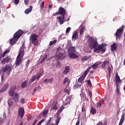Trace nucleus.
Wrapping results in <instances>:
<instances>
[{
  "label": "nucleus",
  "mask_w": 125,
  "mask_h": 125,
  "mask_svg": "<svg viewBox=\"0 0 125 125\" xmlns=\"http://www.w3.org/2000/svg\"><path fill=\"white\" fill-rule=\"evenodd\" d=\"M89 42L88 47L90 48V49H94L93 52L99 54L100 52L104 53V52L106 51V46H107V44L103 43L101 44H98L97 40L92 39V38L89 39Z\"/></svg>",
  "instance_id": "1"
},
{
  "label": "nucleus",
  "mask_w": 125,
  "mask_h": 125,
  "mask_svg": "<svg viewBox=\"0 0 125 125\" xmlns=\"http://www.w3.org/2000/svg\"><path fill=\"white\" fill-rule=\"evenodd\" d=\"M25 43H22V45L21 47H20L19 49V53L17 57L16 60V66H19L22 64V62H23V57H24V54H25Z\"/></svg>",
  "instance_id": "2"
},
{
  "label": "nucleus",
  "mask_w": 125,
  "mask_h": 125,
  "mask_svg": "<svg viewBox=\"0 0 125 125\" xmlns=\"http://www.w3.org/2000/svg\"><path fill=\"white\" fill-rule=\"evenodd\" d=\"M23 34V31H21L20 29L16 32L13 36V38L10 40V44L11 45H14V44L17 42L18 39H19Z\"/></svg>",
  "instance_id": "3"
},
{
  "label": "nucleus",
  "mask_w": 125,
  "mask_h": 125,
  "mask_svg": "<svg viewBox=\"0 0 125 125\" xmlns=\"http://www.w3.org/2000/svg\"><path fill=\"white\" fill-rule=\"evenodd\" d=\"M38 38L39 36L36 34H33L30 35V41L34 45L37 46L39 44Z\"/></svg>",
  "instance_id": "4"
},
{
  "label": "nucleus",
  "mask_w": 125,
  "mask_h": 125,
  "mask_svg": "<svg viewBox=\"0 0 125 125\" xmlns=\"http://www.w3.org/2000/svg\"><path fill=\"white\" fill-rule=\"evenodd\" d=\"M91 69V66L89 67L83 73V75H82L79 79H78V82L80 83H83V81H84V79H85V77H86V75L87 74H88L89 71H90V69Z\"/></svg>",
  "instance_id": "5"
},
{
  "label": "nucleus",
  "mask_w": 125,
  "mask_h": 125,
  "mask_svg": "<svg viewBox=\"0 0 125 125\" xmlns=\"http://www.w3.org/2000/svg\"><path fill=\"white\" fill-rule=\"evenodd\" d=\"M120 85L116 86V92H117V95H116V102H119L120 100H121V95L122 93H121V91L120 90Z\"/></svg>",
  "instance_id": "6"
},
{
  "label": "nucleus",
  "mask_w": 125,
  "mask_h": 125,
  "mask_svg": "<svg viewBox=\"0 0 125 125\" xmlns=\"http://www.w3.org/2000/svg\"><path fill=\"white\" fill-rule=\"evenodd\" d=\"M114 82L116 86L120 85L119 83H122V80L118 74V72L116 73L115 78H114Z\"/></svg>",
  "instance_id": "7"
},
{
  "label": "nucleus",
  "mask_w": 125,
  "mask_h": 125,
  "mask_svg": "<svg viewBox=\"0 0 125 125\" xmlns=\"http://www.w3.org/2000/svg\"><path fill=\"white\" fill-rule=\"evenodd\" d=\"M124 28H125V25H123L121 29H119L117 30L116 33H115L116 39H120V38H121V36H122V32L124 31Z\"/></svg>",
  "instance_id": "8"
},
{
  "label": "nucleus",
  "mask_w": 125,
  "mask_h": 125,
  "mask_svg": "<svg viewBox=\"0 0 125 125\" xmlns=\"http://www.w3.org/2000/svg\"><path fill=\"white\" fill-rule=\"evenodd\" d=\"M11 72V67L8 64H6L4 68H2L3 73H7L9 74Z\"/></svg>",
  "instance_id": "9"
},
{
  "label": "nucleus",
  "mask_w": 125,
  "mask_h": 125,
  "mask_svg": "<svg viewBox=\"0 0 125 125\" xmlns=\"http://www.w3.org/2000/svg\"><path fill=\"white\" fill-rule=\"evenodd\" d=\"M24 115H25V110L24 109V108L20 107L19 109L18 117H21V119H23Z\"/></svg>",
  "instance_id": "10"
},
{
  "label": "nucleus",
  "mask_w": 125,
  "mask_h": 125,
  "mask_svg": "<svg viewBox=\"0 0 125 125\" xmlns=\"http://www.w3.org/2000/svg\"><path fill=\"white\" fill-rule=\"evenodd\" d=\"M16 85H14L11 87L8 92V94L10 96H13V95H14V91L16 90Z\"/></svg>",
  "instance_id": "11"
},
{
  "label": "nucleus",
  "mask_w": 125,
  "mask_h": 125,
  "mask_svg": "<svg viewBox=\"0 0 125 125\" xmlns=\"http://www.w3.org/2000/svg\"><path fill=\"white\" fill-rule=\"evenodd\" d=\"M59 15H62V17H63L66 15V9L62 7H60L59 9Z\"/></svg>",
  "instance_id": "12"
},
{
  "label": "nucleus",
  "mask_w": 125,
  "mask_h": 125,
  "mask_svg": "<svg viewBox=\"0 0 125 125\" xmlns=\"http://www.w3.org/2000/svg\"><path fill=\"white\" fill-rule=\"evenodd\" d=\"M47 113H48V109L44 110L42 113H40L39 116V118L42 119V116L43 118H46V116H47Z\"/></svg>",
  "instance_id": "13"
},
{
  "label": "nucleus",
  "mask_w": 125,
  "mask_h": 125,
  "mask_svg": "<svg viewBox=\"0 0 125 125\" xmlns=\"http://www.w3.org/2000/svg\"><path fill=\"white\" fill-rule=\"evenodd\" d=\"M9 87V84L8 83H6L3 87L0 90V92H4V91H6L7 90V88Z\"/></svg>",
  "instance_id": "14"
},
{
  "label": "nucleus",
  "mask_w": 125,
  "mask_h": 125,
  "mask_svg": "<svg viewBox=\"0 0 125 125\" xmlns=\"http://www.w3.org/2000/svg\"><path fill=\"white\" fill-rule=\"evenodd\" d=\"M101 64H102V62H97L90 67H91V68L92 67L93 69H94V70H96V69H97V68L98 67V66H99V65H101Z\"/></svg>",
  "instance_id": "15"
},
{
  "label": "nucleus",
  "mask_w": 125,
  "mask_h": 125,
  "mask_svg": "<svg viewBox=\"0 0 125 125\" xmlns=\"http://www.w3.org/2000/svg\"><path fill=\"white\" fill-rule=\"evenodd\" d=\"M9 61H10V57L8 56L6 58H3L1 62V63L2 64V65H4V64H5V62L6 63H9Z\"/></svg>",
  "instance_id": "16"
},
{
  "label": "nucleus",
  "mask_w": 125,
  "mask_h": 125,
  "mask_svg": "<svg viewBox=\"0 0 125 125\" xmlns=\"http://www.w3.org/2000/svg\"><path fill=\"white\" fill-rule=\"evenodd\" d=\"M57 19H58V22H59L60 24L61 25H62L64 23V21H65V16L63 17L62 16V17L60 16H58L57 17Z\"/></svg>",
  "instance_id": "17"
},
{
  "label": "nucleus",
  "mask_w": 125,
  "mask_h": 125,
  "mask_svg": "<svg viewBox=\"0 0 125 125\" xmlns=\"http://www.w3.org/2000/svg\"><path fill=\"white\" fill-rule=\"evenodd\" d=\"M107 65H109V61L107 60L104 61L102 65V69H104V70H106V69H107Z\"/></svg>",
  "instance_id": "18"
},
{
  "label": "nucleus",
  "mask_w": 125,
  "mask_h": 125,
  "mask_svg": "<svg viewBox=\"0 0 125 125\" xmlns=\"http://www.w3.org/2000/svg\"><path fill=\"white\" fill-rule=\"evenodd\" d=\"M81 97L82 100H85L86 102H87V101H88V97H86V96L84 94V92H82V94H81Z\"/></svg>",
  "instance_id": "19"
},
{
  "label": "nucleus",
  "mask_w": 125,
  "mask_h": 125,
  "mask_svg": "<svg viewBox=\"0 0 125 125\" xmlns=\"http://www.w3.org/2000/svg\"><path fill=\"white\" fill-rule=\"evenodd\" d=\"M68 52L69 54H71V53H75V52H76V47L75 46L70 47L68 48Z\"/></svg>",
  "instance_id": "20"
},
{
  "label": "nucleus",
  "mask_w": 125,
  "mask_h": 125,
  "mask_svg": "<svg viewBox=\"0 0 125 125\" xmlns=\"http://www.w3.org/2000/svg\"><path fill=\"white\" fill-rule=\"evenodd\" d=\"M10 52V51L8 49L6 50L3 54H0V61L2 59V57H4L7 53H9Z\"/></svg>",
  "instance_id": "21"
},
{
  "label": "nucleus",
  "mask_w": 125,
  "mask_h": 125,
  "mask_svg": "<svg viewBox=\"0 0 125 125\" xmlns=\"http://www.w3.org/2000/svg\"><path fill=\"white\" fill-rule=\"evenodd\" d=\"M69 71L70 67H69V66H65V69L62 72L63 75H67V74L69 73Z\"/></svg>",
  "instance_id": "22"
},
{
  "label": "nucleus",
  "mask_w": 125,
  "mask_h": 125,
  "mask_svg": "<svg viewBox=\"0 0 125 125\" xmlns=\"http://www.w3.org/2000/svg\"><path fill=\"white\" fill-rule=\"evenodd\" d=\"M41 86H38L37 87H36L32 92V95H35L36 92H37V91H40L41 90Z\"/></svg>",
  "instance_id": "23"
},
{
  "label": "nucleus",
  "mask_w": 125,
  "mask_h": 125,
  "mask_svg": "<svg viewBox=\"0 0 125 125\" xmlns=\"http://www.w3.org/2000/svg\"><path fill=\"white\" fill-rule=\"evenodd\" d=\"M69 57L72 59H76V58H79V56L78 55H76L74 53H72L71 54H69Z\"/></svg>",
  "instance_id": "24"
},
{
  "label": "nucleus",
  "mask_w": 125,
  "mask_h": 125,
  "mask_svg": "<svg viewBox=\"0 0 125 125\" xmlns=\"http://www.w3.org/2000/svg\"><path fill=\"white\" fill-rule=\"evenodd\" d=\"M44 83H53V78H50L49 80L47 79H45L44 80Z\"/></svg>",
  "instance_id": "25"
},
{
  "label": "nucleus",
  "mask_w": 125,
  "mask_h": 125,
  "mask_svg": "<svg viewBox=\"0 0 125 125\" xmlns=\"http://www.w3.org/2000/svg\"><path fill=\"white\" fill-rule=\"evenodd\" d=\"M78 32L75 31L74 33L72 35V40L75 41V40H78Z\"/></svg>",
  "instance_id": "26"
},
{
  "label": "nucleus",
  "mask_w": 125,
  "mask_h": 125,
  "mask_svg": "<svg viewBox=\"0 0 125 125\" xmlns=\"http://www.w3.org/2000/svg\"><path fill=\"white\" fill-rule=\"evenodd\" d=\"M111 50L112 51H115L117 49V44L116 43H114L113 44L111 45Z\"/></svg>",
  "instance_id": "27"
},
{
  "label": "nucleus",
  "mask_w": 125,
  "mask_h": 125,
  "mask_svg": "<svg viewBox=\"0 0 125 125\" xmlns=\"http://www.w3.org/2000/svg\"><path fill=\"white\" fill-rule=\"evenodd\" d=\"M33 10V6H30L29 8H27L25 11V14H29L31 11Z\"/></svg>",
  "instance_id": "28"
},
{
  "label": "nucleus",
  "mask_w": 125,
  "mask_h": 125,
  "mask_svg": "<svg viewBox=\"0 0 125 125\" xmlns=\"http://www.w3.org/2000/svg\"><path fill=\"white\" fill-rule=\"evenodd\" d=\"M65 108V107L64 106L62 105L61 107L59 108V110L57 112V115H60L61 114V112L63 111V109Z\"/></svg>",
  "instance_id": "29"
},
{
  "label": "nucleus",
  "mask_w": 125,
  "mask_h": 125,
  "mask_svg": "<svg viewBox=\"0 0 125 125\" xmlns=\"http://www.w3.org/2000/svg\"><path fill=\"white\" fill-rule=\"evenodd\" d=\"M90 113L92 115H95L96 114V109L93 106L91 108Z\"/></svg>",
  "instance_id": "30"
},
{
  "label": "nucleus",
  "mask_w": 125,
  "mask_h": 125,
  "mask_svg": "<svg viewBox=\"0 0 125 125\" xmlns=\"http://www.w3.org/2000/svg\"><path fill=\"white\" fill-rule=\"evenodd\" d=\"M103 102L104 101H99L97 103V108H100L101 106H102V104H103Z\"/></svg>",
  "instance_id": "31"
},
{
  "label": "nucleus",
  "mask_w": 125,
  "mask_h": 125,
  "mask_svg": "<svg viewBox=\"0 0 125 125\" xmlns=\"http://www.w3.org/2000/svg\"><path fill=\"white\" fill-rule=\"evenodd\" d=\"M7 103L9 107H11L13 104V101H12V99H9L8 100Z\"/></svg>",
  "instance_id": "32"
},
{
  "label": "nucleus",
  "mask_w": 125,
  "mask_h": 125,
  "mask_svg": "<svg viewBox=\"0 0 125 125\" xmlns=\"http://www.w3.org/2000/svg\"><path fill=\"white\" fill-rule=\"evenodd\" d=\"M90 58H91V56H84L82 58V61H86V60H88Z\"/></svg>",
  "instance_id": "33"
},
{
  "label": "nucleus",
  "mask_w": 125,
  "mask_h": 125,
  "mask_svg": "<svg viewBox=\"0 0 125 125\" xmlns=\"http://www.w3.org/2000/svg\"><path fill=\"white\" fill-rule=\"evenodd\" d=\"M66 83H71V81L69 80V78H68V77H66L65 78H64L63 84H65Z\"/></svg>",
  "instance_id": "34"
},
{
  "label": "nucleus",
  "mask_w": 125,
  "mask_h": 125,
  "mask_svg": "<svg viewBox=\"0 0 125 125\" xmlns=\"http://www.w3.org/2000/svg\"><path fill=\"white\" fill-rule=\"evenodd\" d=\"M56 42H57V41L56 40L51 41L49 43V46H52V45H53V44H55Z\"/></svg>",
  "instance_id": "35"
},
{
  "label": "nucleus",
  "mask_w": 125,
  "mask_h": 125,
  "mask_svg": "<svg viewBox=\"0 0 125 125\" xmlns=\"http://www.w3.org/2000/svg\"><path fill=\"white\" fill-rule=\"evenodd\" d=\"M27 84H28V81H25L22 83L21 86L22 87H26Z\"/></svg>",
  "instance_id": "36"
},
{
  "label": "nucleus",
  "mask_w": 125,
  "mask_h": 125,
  "mask_svg": "<svg viewBox=\"0 0 125 125\" xmlns=\"http://www.w3.org/2000/svg\"><path fill=\"white\" fill-rule=\"evenodd\" d=\"M36 79V75L32 76L30 80V83H33V82H35Z\"/></svg>",
  "instance_id": "37"
},
{
  "label": "nucleus",
  "mask_w": 125,
  "mask_h": 125,
  "mask_svg": "<svg viewBox=\"0 0 125 125\" xmlns=\"http://www.w3.org/2000/svg\"><path fill=\"white\" fill-rule=\"evenodd\" d=\"M34 76H36V79L37 81H39V80H40V78H41V77H42V74H41V73L37 74Z\"/></svg>",
  "instance_id": "38"
},
{
  "label": "nucleus",
  "mask_w": 125,
  "mask_h": 125,
  "mask_svg": "<svg viewBox=\"0 0 125 125\" xmlns=\"http://www.w3.org/2000/svg\"><path fill=\"white\" fill-rule=\"evenodd\" d=\"M85 27H84V26H83L81 28V29L80 30V36H81V35H83V32H84V28Z\"/></svg>",
  "instance_id": "39"
},
{
  "label": "nucleus",
  "mask_w": 125,
  "mask_h": 125,
  "mask_svg": "<svg viewBox=\"0 0 125 125\" xmlns=\"http://www.w3.org/2000/svg\"><path fill=\"white\" fill-rule=\"evenodd\" d=\"M57 57L58 59H61V58H63V53H60L59 55H57Z\"/></svg>",
  "instance_id": "40"
},
{
  "label": "nucleus",
  "mask_w": 125,
  "mask_h": 125,
  "mask_svg": "<svg viewBox=\"0 0 125 125\" xmlns=\"http://www.w3.org/2000/svg\"><path fill=\"white\" fill-rule=\"evenodd\" d=\"M46 59H47V55H45L43 59H42V60L41 61V63H42L44 62L45 60H46Z\"/></svg>",
  "instance_id": "41"
},
{
  "label": "nucleus",
  "mask_w": 125,
  "mask_h": 125,
  "mask_svg": "<svg viewBox=\"0 0 125 125\" xmlns=\"http://www.w3.org/2000/svg\"><path fill=\"white\" fill-rule=\"evenodd\" d=\"M13 100H14L15 102L17 103L19 101V97H14L13 98Z\"/></svg>",
  "instance_id": "42"
},
{
  "label": "nucleus",
  "mask_w": 125,
  "mask_h": 125,
  "mask_svg": "<svg viewBox=\"0 0 125 125\" xmlns=\"http://www.w3.org/2000/svg\"><path fill=\"white\" fill-rule=\"evenodd\" d=\"M88 94L90 98H92V92L90 90H88Z\"/></svg>",
  "instance_id": "43"
},
{
  "label": "nucleus",
  "mask_w": 125,
  "mask_h": 125,
  "mask_svg": "<svg viewBox=\"0 0 125 125\" xmlns=\"http://www.w3.org/2000/svg\"><path fill=\"white\" fill-rule=\"evenodd\" d=\"M60 120H61V118L60 117H57V120L56 121V125H58V124H59V122L60 121Z\"/></svg>",
  "instance_id": "44"
},
{
  "label": "nucleus",
  "mask_w": 125,
  "mask_h": 125,
  "mask_svg": "<svg viewBox=\"0 0 125 125\" xmlns=\"http://www.w3.org/2000/svg\"><path fill=\"white\" fill-rule=\"evenodd\" d=\"M43 122H45V119H42V120H41L37 124V125H42V123H43Z\"/></svg>",
  "instance_id": "45"
},
{
  "label": "nucleus",
  "mask_w": 125,
  "mask_h": 125,
  "mask_svg": "<svg viewBox=\"0 0 125 125\" xmlns=\"http://www.w3.org/2000/svg\"><path fill=\"white\" fill-rule=\"evenodd\" d=\"M44 7V1H42L40 5L41 9H43V7Z\"/></svg>",
  "instance_id": "46"
},
{
  "label": "nucleus",
  "mask_w": 125,
  "mask_h": 125,
  "mask_svg": "<svg viewBox=\"0 0 125 125\" xmlns=\"http://www.w3.org/2000/svg\"><path fill=\"white\" fill-rule=\"evenodd\" d=\"M88 85H89V87H91L92 86V84H91V81L90 80H88L87 81Z\"/></svg>",
  "instance_id": "47"
},
{
  "label": "nucleus",
  "mask_w": 125,
  "mask_h": 125,
  "mask_svg": "<svg viewBox=\"0 0 125 125\" xmlns=\"http://www.w3.org/2000/svg\"><path fill=\"white\" fill-rule=\"evenodd\" d=\"M125 113H123L121 116V118L120 120L121 121H123L124 122H125Z\"/></svg>",
  "instance_id": "48"
},
{
  "label": "nucleus",
  "mask_w": 125,
  "mask_h": 125,
  "mask_svg": "<svg viewBox=\"0 0 125 125\" xmlns=\"http://www.w3.org/2000/svg\"><path fill=\"white\" fill-rule=\"evenodd\" d=\"M52 109H53V110H58V107L56 104H55L52 107Z\"/></svg>",
  "instance_id": "49"
},
{
  "label": "nucleus",
  "mask_w": 125,
  "mask_h": 125,
  "mask_svg": "<svg viewBox=\"0 0 125 125\" xmlns=\"http://www.w3.org/2000/svg\"><path fill=\"white\" fill-rule=\"evenodd\" d=\"M71 31V27H68L66 30V34H68Z\"/></svg>",
  "instance_id": "50"
},
{
  "label": "nucleus",
  "mask_w": 125,
  "mask_h": 125,
  "mask_svg": "<svg viewBox=\"0 0 125 125\" xmlns=\"http://www.w3.org/2000/svg\"><path fill=\"white\" fill-rule=\"evenodd\" d=\"M64 92H65V93H67V94H68V95H70V91L68 90V89H65L64 90Z\"/></svg>",
  "instance_id": "51"
},
{
  "label": "nucleus",
  "mask_w": 125,
  "mask_h": 125,
  "mask_svg": "<svg viewBox=\"0 0 125 125\" xmlns=\"http://www.w3.org/2000/svg\"><path fill=\"white\" fill-rule=\"evenodd\" d=\"M21 104H25V100L23 98H21Z\"/></svg>",
  "instance_id": "52"
},
{
  "label": "nucleus",
  "mask_w": 125,
  "mask_h": 125,
  "mask_svg": "<svg viewBox=\"0 0 125 125\" xmlns=\"http://www.w3.org/2000/svg\"><path fill=\"white\" fill-rule=\"evenodd\" d=\"M29 0H24V3L26 5H28V4H29Z\"/></svg>",
  "instance_id": "53"
},
{
  "label": "nucleus",
  "mask_w": 125,
  "mask_h": 125,
  "mask_svg": "<svg viewBox=\"0 0 125 125\" xmlns=\"http://www.w3.org/2000/svg\"><path fill=\"white\" fill-rule=\"evenodd\" d=\"M4 80V74H2L1 76V81L2 82Z\"/></svg>",
  "instance_id": "54"
},
{
  "label": "nucleus",
  "mask_w": 125,
  "mask_h": 125,
  "mask_svg": "<svg viewBox=\"0 0 125 125\" xmlns=\"http://www.w3.org/2000/svg\"><path fill=\"white\" fill-rule=\"evenodd\" d=\"M30 60H28L27 62V63H26V67H28L29 64H30Z\"/></svg>",
  "instance_id": "55"
},
{
  "label": "nucleus",
  "mask_w": 125,
  "mask_h": 125,
  "mask_svg": "<svg viewBox=\"0 0 125 125\" xmlns=\"http://www.w3.org/2000/svg\"><path fill=\"white\" fill-rule=\"evenodd\" d=\"M37 123H38V119L35 120L31 125H36Z\"/></svg>",
  "instance_id": "56"
},
{
  "label": "nucleus",
  "mask_w": 125,
  "mask_h": 125,
  "mask_svg": "<svg viewBox=\"0 0 125 125\" xmlns=\"http://www.w3.org/2000/svg\"><path fill=\"white\" fill-rule=\"evenodd\" d=\"M59 15V12H56V13H54L53 15L54 16H57V15Z\"/></svg>",
  "instance_id": "57"
},
{
  "label": "nucleus",
  "mask_w": 125,
  "mask_h": 125,
  "mask_svg": "<svg viewBox=\"0 0 125 125\" xmlns=\"http://www.w3.org/2000/svg\"><path fill=\"white\" fill-rule=\"evenodd\" d=\"M81 85L80 84H77L76 85H75V87L76 88H79V87H81Z\"/></svg>",
  "instance_id": "58"
},
{
  "label": "nucleus",
  "mask_w": 125,
  "mask_h": 125,
  "mask_svg": "<svg viewBox=\"0 0 125 125\" xmlns=\"http://www.w3.org/2000/svg\"><path fill=\"white\" fill-rule=\"evenodd\" d=\"M124 121L123 120H120V122H119V125H123V124L124 123Z\"/></svg>",
  "instance_id": "59"
},
{
  "label": "nucleus",
  "mask_w": 125,
  "mask_h": 125,
  "mask_svg": "<svg viewBox=\"0 0 125 125\" xmlns=\"http://www.w3.org/2000/svg\"><path fill=\"white\" fill-rule=\"evenodd\" d=\"M107 70L109 71V73L110 74V73H111V71H112V69H111V67L108 66L107 67Z\"/></svg>",
  "instance_id": "60"
},
{
  "label": "nucleus",
  "mask_w": 125,
  "mask_h": 125,
  "mask_svg": "<svg viewBox=\"0 0 125 125\" xmlns=\"http://www.w3.org/2000/svg\"><path fill=\"white\" fill-rule=\"evenodd\" d=\"M70 101L67 102L66 103L64 104V106H67V105H70Z\"/></svg>",
  "instance_id": "61"
},
{
  "label": "nucleus",
  "mask_w": 125,
  "mask_h": 125,
  "mask_svg": "<svg viewBox=\"0 0 125 125\" xmlns=\"http://www.w3.org/2000/svg\"><path fill=\"white\" fill-rule=\"evenodd\" d=\"M15 97H19V95H18V93L15 94Z\"/></svg>",
  "instance_id": "62"
},
{
  "label": "nucleus",
  "mask_w": 125,
  "mask_h": 125,
  "mask_svg": "<svg viewBox=\"0 0 125 125\" xmlns=\"http://www.w3.org/2000/svg\"><path fill=\"white\" fill-rule=\"evenodd\" d=\"M75 125H80V121H78Z\"/></svg>",
  "instance_id": "63"
},
{
  "label": "nucleus",
  "mask_w": 125,
  "mask_h": 125,
  "mask_svg": "<svg viewBox=\"0 0 125 125\" xmlns=\"http://www.w3.org/2000/svg\"><path fill=\"white\" fill-rule=\"evenodd\" d=\"M82 112H84L85 111V109H84V108L82 107Z\"/></svg>",
  "instance_id": "64"
}]
</instances>
